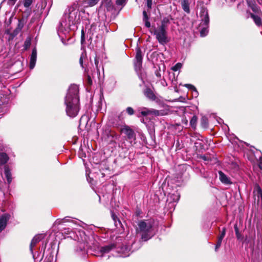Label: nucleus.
Instances as JSON below:
<instances>
[{
	"label": "nucleus",
	"instance_id": "obj_1",
	"mask_svg": "<svg viewBox=\"0 0 262 262\" xmlns=\"http://www.w3.org/2000/svg\"><path fill=\"white\" fill-rule=\"evenodd\" d=\"M80 23V15L78 10L73 7H70L62 16L57 28V31L61 41L66 45V40H69L70 36L68 34L70 31L77 28V25Z\"/></svg>",
	"mask_w": 262,
	"mask_h": 262
},
{
	"label": "nucleus",
	"instance_id": "obj_2",
	"mask_svg": "<svg viewBox=\"0 0 262 262\" xmlns=\"http://www.w3.org/2000/svg\"><path fill=\"white\" fill-rule=\"evenodd\" d=\"M79 88L76 84L71 85L64 98L67 115L71 118L76 117L80 110Z\"/></svg>",
	"mask_w": 262,
	"mask_h": 262
},
{
	"label": "nucleus",
	"instance_id": "obj_3",
	"mask_svg": "<svg viewBox=\"0 0 262 262\" xmlns=\"http://www.w3.org/2000/svg\"><path fill=\"white\" fill-rule=\"evenodd\" d=\"M154 222L151 220H141L137 224L136 232L141 236L143 241L150 239L155 234L153 229Z\"/></svg>",
	"mask_w": 262,
	"mask_h": 262
},
{
	"label": "nucleus",
	"instance_id": "obj_4",
	"mask_svg": "<svg viewBox=\"0 0 262 262\" xmlns=\"http://www.w3.org/2000/svg\"><path fill=\"white\" fill-rule=\"evenodd\" d=\"M169 24V17H164L161 21V25L157 27H154L153 31L151 32L160 45H164L169 41L167 30Z\"/></svg>",
	"mask_w": 262,
	"mask_h": 262
},
{
	"label": "nucleus",
	"instance_id": "obj_5",
	"mask_svg": "<svg viewBox=\"0 0 262 262\" xmlns=\"http://www.w3.org/2000/svg\"><path fill=\"white\" fill-rule=\"evenodd\" d=\"M200 17L201 22L199 26L200 35L202 37L207 35L208 32L209 17L208 10L205 7H202L200 12Z\"/></svg>",
	"mask_w": 262,
	"mask_h": 262
},
{
	"label": "nucleus",
	"instance_id": "obj_6",
	"mask_svg": "<svg viewBox=\"0 0 262 262\" xmlns=\"http://www.w3.org/2000/svg\"><path fill=\"white\" fill-rule=\"evenodd\" d=\"M143 55L141 50L137 47L136 49V54L134 60V68L139 78L144 82V74L142 73V65Z\"/></svg>",
	"mask_w": 262,
	"mask_h": 262
},
{
	"label": "nucleus",
	"instance_id": "obj_7",
	"mask_svg": "<svg viewBox=\"0 0 262 262\" xmlns=\"http://www.w3.org/2000/svg\"><path fill=\"white\" fill-rule=\"evenodd\" d=\"M75 255L81 258L85 259L87 256V252L84 247V244L79 243L74 249Z\"/></svg>",
	"mask_w": 262,
	"mask_h": 262
},
{
	"label": "nucleus",
	"instance_id": "obj_8",
	"mask_svg": "<svg viewBox=\"0 0 262 262\" xmlns=\"http://www.w3.org/2000/svg\"><path fill=\"white\" fill-rule=\"evenodd\" d=\"M140 111L141 114L143 116H147L149 115L159 116L163 115L161 111L153 108L149 109L146 107H142L140 108Z\"/></svg>",
	"mask_w": 262,
	"mask_h": 262
},
{
	"label": "nucleus",
	"instance_id": "obj_9",
	"mask_svg": "<svg viewBox=\"0 0 262 262\" xmlns=\"http://www.w3.org/2000/svg\"><path fill=\"white\" fill-rule=\"evenodd\" d=\"M122 132L124 133L128 140H130V142L132 144L133 141L136 139V134L134 131L130 128L128 126H125L121 129Z\"/></svg>",
	"mask_w": 262,
	"mask_h": 262
},
{
	"label": "nucleus",
	"instance_id": "obj_10",
	"mask_svg": "<svg viewBox=\"0 0 262 262\" xmlns=\"http://www.w3.org/2000/svg\"><path fill=\"white\" fill-rule=\"evenodd\" d=\"M10 217L9 213H4L0 216V233L6 228Z\"/></svg>",
	"mask_w": 262,
	"mask_h": 262
},
{
	"label": "nucleus",
	"instance_id": "obj_11",
	"mask_svg": "<svg viewBox=\"0 0 262 262\" xmlns=\"http://www.w3.org/2000/svg\"><path fill=\"white\" fill-rule=\"evenodd\" d=\"M41 239V235H35L32 239L30 245V251L32 254L33 257L34 259L35 260L37 259V257H35V255H34L33 253V247L36 246L37 243H38L39 242H40Z\"/></svg>",
	"mask_w": 262,
	"mask_h": 262
},
{
	"label": "nucleus",
	"instance_id": "obj_12",
	"mask_svg": "<svg viewBox=\"0 0 262 262\" xmlns=\"http://www.w3.org/2000/svg\"><path fill=\"white\" fill-rule=\"evenodd\" d=\"M37 59V50L36 48L32 49L31 54L30 55L29 68L30 69H33L35 66Z\"/></svg>",
	"mask_w": 262,
	"mask_h": 262
},
{
	"label": "nucleus",
	"instance_id": "obj_13",
	"mask_svg": "<svg viewBox=\"0 0 262 262\" xmlns=\"http://www.w3.org/2000/svg\"><path fill=\"white\" fill-rule=\"evenodd\" d=\"M219 179L221 182L225 185H230L232 183L230 178L225 174L223 171H219Z\"/></svg>",
	"mask_w": 262,
	"mask_h": 262
},
{
	"label": "nucleus",
	"instance_id": "obj_14",
	"mask_svg": "<svg viewBox=\"0 0 262 262\" xmlns=\"http://www.w3.org/2000/svg\"><path fill=\"white\" fill-rule=\"evenodd\" d=\"M144 95L149 99L152 101H156L157 99V97L155 95L153 91L149 88H146L144 90Z\"/></svg>",
	"mask_w": 262,
	"mask_h": 262
},
{
	"label": "nucleus",
	"instance_id": "obj_15",
	"mask_svg": "<svg viewBox=\"0 0 262 262\" xmlns=\"http://www.w3.org/2000/svg\"><path fill=\"white\" fill-rule=\"evenodd\" d=\"M115 248L114 244H111L103 247H101L100 249V256H103L104 254L109 253L112 250Z\"/></svg>",
	"mask_w": 262,
	"mask_h": 262
},
{
	"label": "nucleus",
	"instance_id": "obj_16",
	"mask_svg": "<svg viewBox=\"0 0 262 262\" xmlns=\"http://www.w3.org/2000/svg\"><path fill=\"white\" fill-rule=\"evenodd\" d=\"M180 198V193L176 191L174 193H169L168 198H167V201L169 202V203H177Z\"/></svg>",
	"mask_w": 262,
	"mask_h": 262
},
{
	"label": "nucleus",
	"instance_id": "obj_17",
	"mask_svg": "<svg viewBox=\"0 0 262 262\" xmlns=\"http://www.w3.org/2000/svg\"><path fill=\"white\" fill-rule=\"evenodd\" d=\"M26 23V19L25 18H21V19H18L17 27L14 31L15 34H17L18 32L22 29Z\"/></svg>",
	"mask_w": 262,
	"mask_h": 262
},
{
	"label": "nucleus",
	"instance_id": "obj_18",
	"mask_svg": "<svg viewBox=\"0 0 262 262\" xmlns=\"http://www.w3.org/2000/svg\"><path fill=\"white\" fill-rule=\"evenodd\" d=\"M4 173L8 184L12 182V175L10 170L7 165L5 166Z\"/></svg>",
	"mask_w": 262,
	"mask_h": 262
},
{
	"label": "nucleus",
	"instance_id": "obj_19",
	"mask_svg": "<svg viewBox=\"0 0 262 262\" xmlns=\"http://www.w3.org/2000/svg\"><path fill=\"white\" fill-rule=\"evenodd\" d=\"M189 5L190 3L188 0H182V8L183 10L187 13H189L190 12Z\"/></svg>",
	"mask_w": 262,
	"mask_h": 262
},
{
	"label": "nucleus",
	"instance_id": "obj_20",
	"mask_svg": "<svg viewBox=\"0 0 262 262\" xmlns=\"http://www.w3.org/2000/svg\"><path fill=\"white\" fill-rule=\"evenodd\" d=\"M247 3L249 7L251 8L254 12H257L258 8L255 4L254 0H246Z\"/></svg>",
	"mask_w": 262,
	"mask_h": 262
},
{
	"label": "nucleus",
	"instance_id": "obj_21",
	"mask_svg": "<svg viewBox=\"0 0 262 262\" xmlns=\"http://www.w3.org/2000/svg\"><path fill=\"white\" fill-rule=\"evenodd\" d=\"M65 222H71L73 224H76V221L70 220V217L69 216L66 217L63 219H58L56 221V224H62Z\"/></svg>",
	"mask_w": 262,
	"mask_h": 262
},
{
	"label": "nucleus",
	"instance_id": "obj_22",
	"mask_svg": "<svg viewBox=\"0 0 262 262\" xmlns=\"http://www.w3.org/2000/svg\"><path fill=\"white\" fill-rule=\"evenodd\" d=\"M8 160V156L6 153H0V166L5 165L7 162Z\"/></svg>",
	"mask_w": 262,
	"mask_h": 262
},
{
	"label": "nucleus",
	"instance_id": "obj_23",
	"mask_svg": "<svg viewBox=\"0 0 262 262\" xmlns=\"http://www.w3.org/2000/svg\"><path fill=\"white\" fill-rule=\"evenodd\" d=\"M124 252V253L121 255L122 257H127L130 255V249L128 246L126 245H123L121 248V252Z\"/></svg>",
	"mask_w": 262,
	"mask_h": 262
},
{
	"label": "nucleus",
	"instance_id": "obj_24",
	"mask_svg": "<svg viewBox=\"0 0 262 262\" xmlns=\"http://www.w3.org/2000/svg\"><path fill=\"white\" fill-rule=\"evenodd\" d=\"M250 16L257 26H260L261 25V19L259 16L254 15L253 13H250Z\"/></svg>",
	"mask_w": 262,
	"mask_h": 262
},
{
	"label": "nucleus",
	"instance_id": "obj_25",
	"mask_svg": "<svg viewBox=\"0 0 262 262\" xmlns=\"http://www.w3.org/2000/svg\"><path fill=\"white\" fill-rule=\"evenodd\" d=\"M234 230H235V235H236L237 239L238 240H239V241L243 240V236L242 234L239 231V230H238L237 224H235L234 225Z\"/></svg>",
	"mask_w": 262,
	"mask_h": 262
},
{
	"label": "nucleus",
	"instance_id": "obj_26",
	"mask_svg": "<svg viewBox=\"0 0 262 262\" xmlns=\"http://www.w3.org/2000/svg\"><path fill=\"white\" fill-rule=\"evenodd\" d=\"M86 54L85 51L82 52L79 59V63L82 68H84L83 60L86 58Z\"/></svg>",
	"mask_w": 262,
	"mask_h": 262
},
{
	"label": "nucleus",
	"instance_id": "obj_27",
	"mask_svg": "<svg viewBox=\"0 0 262 262\" xmlns=\"http://www.w3.org/2000/svg\"><path fill=\"white\" fill-rule=\"evenodd\" d=\"M208 119L206 117H203L201 120V124L203 128H207L208 127Z\"/></svg>",
	"mask_w": 262,
	"mask_h": 262
},
{
	"label": "nucleus",
	"instance_id": "obj_28",
	"mask_svg": "<svg viewBox=\"0 0 262 262\" xmlns=\"http://www.w3.org/2000/svg\"><path fill=\"white\" fill-rule=\"evenodd\" d=\"M198 118L196 116H193L190 120V125L191 126L192 128H195L196 122H197Z\"/></svg>",
	"mask_w": 262,
	"mask_h": 262
},
{
	"label": "nucleus",
	"instance_id": "obj_29",
	"mask_svg": "<svg viewBox=\"0 0 262 262\" xmlns=\"http://www.w3.org/2000/svg\"><path fill=\"white\" fill-rule=\"evenodd\" d=\"M223 239L220 238L218 237L217 243L215 246V251L216 252L217 251L219 248L221 247L222 245Z\"/></svg>",
	"mask_w": 262,
	"mask_h": 262
},
{
	"label": "nucleus",
	"instance_id": "obj_30",
	"mask_svg": "<svg viewBox=\"0 0 262 262\" xmlns=\"http://www.w3.org/2000/svg\"><path fill=\"white\" fill-rule=\"evenodd\" d=\"M99 1V0H87V4L92 7L97 4Z\"/></svg>",
	"mask_w": 262,
	"mask_h": 262
},
{
	"label": "nucleus",
	"instance_id": "obj_31",
	"mask_svg": "<svg viewBox=\"0 0 262 262\" xmlns=\"http://www.w3.org/2000/svg\"><path fill=\"white\" fill-rule=\"evenodd\" d=\"M226 229L225 227H223L221 231V233L218 237L220 238L223 239L226 234Z\"/></svg>",
	"mask_w": 262,
	"mask_h": 262
},
{
	"label": "nucleus",
	"instance_id": "obj_32",
	"mask_svg": "<svg viewBox=\"0 0 262 262\" xmlns=\"http://www.w3.org/2000/svg\"><path fill=\"white\" fill-rule=\"evenodd\" d=\"M126 3V0H116V4L118 6H124Z\"/></svg>",
	"mask_w": 262,
	"mask_h": 262
},
{
	"label": "nucleus",
	"instance_id": "obj_33",
	"mask_svg": "<svg viewBox=\"0 0 262 262\" xmlns=\"http://www.w3.org/2000/svg\"><path fill=\"white\" fill-rule=\"evenodd\" d=\"M182 65L181 63H177L175 66H174L172 68V70L173 71H177L179 69H180L182 67Z\"/></svg>",
	"mask_w": 262,
	"mask_h": 262
},
{
	"label": "nucleus",
	"instance_id": "obj_34",
	"mask_svg": "<svg viewBox=\"0 0 262 262\" xmlns=\"http://www.w3.org/2000/svg\"><path fill=\"white\" fill-rule=\"evenodd\" d=\"M32 3V0H24V6L26 8H29Z\"/></svg>",
	"mask_w": 262,
	"mask_h": 262
},
{
	"label": "nucleus",
	"instance_id": "obj_35",
	"mask_svg": "<svg viewBox=\"0 0 262 262\" xmlns=\"http://www.w3.org/2000/svg\"><path fill=\"white\" fill-rule=\"evenodd\" d=\"M127 113L129 115H133L134 114V110L131 107H127L126 109Z\"/></svg>",
	"mask_w": 262,
	"mask_h": 262
},
{
	"label": "nucleus",
	"instance_id": "obj_36",
	"mask_svg": "<svg viewBox=\"0 0 262 262\" xmlns=\"http://www.w3.org/2000/svg\"><path fill=\"white\" fill-rule=\"evenodd\" d=\"M109 134L113 139H118L119 138V135L114 132L110 131Z\"/></svg>",
	"mask_w": 262,
	"mask_h": 262
},
{
	"label": "nucleus",
	"instance_id": "obj_37",
	"mask_svg": "<svg viewBox=\"0 0 262 262\" xmlns=\"http://www.w3.org/2000/svg\"><path fill=\"white\" fill-rule=\"evenodd\" d=\"M184 86L192 91L195 89V86L191 84H185Z\"/></svg>",
	"mask_w": 262,
	"mask_h": 262
},
{
	"label": "nucleus",
	"instance_id": "obj_38",
	"mask_svg": "<svg viewBox=\"0 0 262 262\" xmlns=\"http://www.w3.org/2000/svg\"><path fill=\"white\" fill-rule=\"evenodd\" d=\"M114 224L117 228H118L119 226H121V221H120V220L119 219H118L116 221H114Z\"/></svg>",
	"mask_w": 262,
	"mask_h": 262
},
{
	"label": "nucleus",
	"instance_id": "obj_39",
	"mask_svg": "<svg viewBox=\"0 0 262 262\" xmlns=\"http://www.w3.org/2000/svg\"><path fill=\"white\" fill-rule=\"evenodd\" d=\"M146 2L147 7L148 9H151L152 6V0H145Z\"/></svg>",
	"mask_w": 262,
	"mask_h": 262
},
{
	"label": "nucleus",
	"instance_id": "obj_40",
	"mask_svg": "<svg viewBox=\"0 0 262 262\" xmlns=\"http://www.w3.org/2000/svg\"><path fill=\"white\" fill-rule=\"evenodd\" d=\"M85 41V36L84 32L83 30H82L81 32V43H83Z\"/></svg>",
	"mask_w": 262,
	"mask_h": 262
},
{
	"label": "nucleus",
	"instance_id": "obj_41",
	"mask_svg": "<svg viewBox=\"0 0 262 262\" xmlns=\"http://www.w3.org/2000/svg\"><path fill=\"white\" fill-rule=\"evenodd\" d=\"M143 21L148 20V15L145 11H143Z\"/></svg>",
	"mask_w": 262,
	"mask_h": 262
},
{
	"label": "nucleus",
	"instance_id": "obj_42",
	"mask_svg": "<svg viewBox=\"0 0 262 262\" xmlns=\"http://www.w3.org/2000/svg\"><path fill=\"white\" fill-rule=\"evenodd\" d=\"M192 92H193V95L194 97H197L198 96V95H199V93L197 91V90H196L195 88L194 90H192Z\"/></svg>",
	"mask_w": 262,
	"mask_h": 262
},
{
	"label": "nucleus",
	"instance_id": "obj_43",
	"mask_svg": "<svg viewBox=\"0 0 262 262\" xmlns=\"http://www.w3.org/2000/svg\"><path fill=\"white\" fill-rule=\"evenodd\" d=\"M144 21L145 22V26L146 27H147L148 28L150 27V26H151L150 23L148 21V20H144Z\"/></svg>",
	"mask_w": 262,
	"mask_h": 262
},
{
	"label": "nucleus",
	"instance_id": "obj_44",
	"mask_svg": "<svg viewBox=\"0 0 262 262\" xmlns=\"http://www.w3.org/2000/svg\"><path fill=\"white\" fill-rule=\"evenodd\" d=\"M17 0H8V3L10 5H13Z\"/></svg>",
	"mask_w": 262,
	"mask_h": 262
},
{
	"label": "nucleus",
	"instance_id": "obj_45",
	"mask_svg": "<svg viewBox=\"0 0 262 262\" xmlns=\"http://www.w3.org/2000/svg\"><path fill=\"white\" fill-rule=\"evenodd\" d=\"M258 165L259 168L262 170V157L259 158Z\"/></svg>",
	"mask_w": 262,
	"mask_h": 262
},
{
	"label": "nucleus",
	"instance_id": "obj_46",
	"mask_svg": "<svg viewBox=\"0 0 262 262\" xmlns=\"http://www.w3.org/2000/svg\"><path fill=\"white\" fill-rule=\"evenodd\" d=\"M88 82L89 84H92V80L89 75H88Z\"/></svg>",
	"mask_w": 262,
	"mask_h": 262
},
{
	"label": "nucleus",
	"instance_id": "obj_47",
	"mask_svg": "<svg viewBox=\"0 0 262 262\" xmlns=\"http://www.w3.org/2000/svg\"><path fill=\"white\" fill-rule=\"evenodd\" d=\"M112 217L114 221H116L118 219V217L114 213L112 214Z\"/></svg>",
	"mask_w": 262,
	"mask_h": 262
},
{
	"label": "nucleus",
	"instance_id": "obj_48",
	"mask_svg": "<svg viewBox=\"0 0 262 262\" xmlns=\"http://www.w3.org/2000/svg\"><path fill=\"white\" fill-rule=\"evenodd\" d=\"M98 60L97 59V58L96 57L95 58V66L96 67V68L98 69ZM97 70L99 71V70L97 69Z\"/></svg>",
	"mask_w": 262,
	"mask_h": 262
},
{
	"label": "nucleus",
	"instance_id": "obj_49",
	"mask_svg": "<svg viewBox=\"0 0 262 262\" xmlns=\"http://www.w3.org/2000/svg\"><path fill=\"white\" fill-rule=\"evenodd\" d=\"M155 74H156V75L157 76V77L158 78H161V74H160V72L159 71H156L155 72Z\"/></svg>",
	"mask_w": 262,
	"mask_h": 262
},
{
	"label": "nucleus",
	"instance_id": "obj_50",
	"mask_svg": "<svg viewBox=\"0 0 262 262\" xmlns=\"http://www.w3.org/2000/svg\"><path fill=\"white\" fill-rule=\"evenodd\" d=\"M201 157L204 161H207L208 160V157H206L205 156H201Z\"/></svg>",
	"mask_w": 262,
	"mask_h": 262
},
{
	"label": "nucleus",
	"instance_id": "obj_51",
	"mask_svg": "<svg viewBox=\"0 0 262 262\" xmlns=\"http://www.w3.org/2000/svg\"><path fill=\"white\" fill-rule=\"evenodd\" d=\"M25 45L26 48H27L28 47H29L30 46V42L29 41H26L25 42Z\"/></svg>",
	"mask_w": 262,
	"mask_h": 262
},
{
	"label": "nucleus",
	"instance_id": "obj_52",
	"mask_svg": "<svg viewBox=\"0 0 262 262\" xmlns=\"http://www.w3.org/2000/svg\"><path fill=\"white\" fill-rule=\"evenodd\" d=\"M70 228L64 229V230H65V231H64V233H67V234L69 233V232H70Z\"/></svg>",
	"mask_w": 262,
	"mask_h": 262
},
{
	"label": "nucleus",
	"instance_id": "obj_53",
	"mask_svg": "<svg viewBox=\"0 0 262 262\" xmlns=\"http://www.w3.org/2000/svg\"><path fill=\"white\" fill-rule=\"evenodd\" d=\"M182 122L184 123L185 124L187 125L188 123V121L186 119H183L182 120Z\"/></svg>",
	"mask_w": 262,
	"mask_h": 262
},
{
	"label": "nucleus",
	"instance_id": "obj_54",
	"mask_svg": "<svg viewBox=\"0 0 262 262\" xmlns=\"http://www.w3.org/2000/svg\"><path fill=\"white\" fill-rule=\"evenodd\" d=\"M43 255H42V256L41 257V258L39 260V262H40V261L42 260V258H43Z\"/></svg>",
	"mask_w": 262,
	"mask_h": 262
},
{
	"label": "nucleus",
	"instance_id": "obj_55",
	"mask_svg": "<svg viewBox=\"0 0 262 262\" xmlns=\"http://www.w3.org/2000/svg\"><path fill=\"white\" fill-rule=\"evenodd\" d=\"M102 177H104L105 176V174L103 172L101 173Z\"/></svg>",
	"mask_w": 262,
	"mask_h": 262
},
{
	"label": "nucleus",
	"instance_id": "obj_56",
	"mask_svg": "<svg viewBox=\"0 0 262 262\" xmlns=\"http://www.w3.org/2000/svg\"><path fill=\"white\" fill-rule=\"evenodd\" d=\"M135 244H136V243H134L132 245V247H133Z\"/></svg>",
	"mask_w": 262,
	"mask_h": 262
}]
</instances>
